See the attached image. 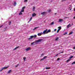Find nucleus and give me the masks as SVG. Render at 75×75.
I'll return each instance as SVG.
<instances>
[{
  "mask_svg": "<svg viewBox=\"0 0 75 75\" xmlns=\"http://www.w3.org/2000/svg\"><path fill=\"white\" fill-rule=\"evenodd\" d=\"M43 39H42L38 40H36L35 42H33L31 43V45H33L34 44H35V45H36L38 44L37 43H38V42H41V41H43Z\"/></svg>",
  "mask_w": 75,
  "mask_h": 75,
  "instance_id": "1",
  "label": "nucleus"
},
{
  "mask_svg": "<svg viewBox=\"0 0 75 75\" xmlns=\"http://www.w3.org/2000/svg\"><path fill=\"white\" fill-rule=\"evenodd\" d=\"M47 29H46L43 32V34H47V33H47Z\"/></svg>",
  "mask_w": 75,
  "mask_h": 75,
  "instance_id": "2",
  "label": "nucleus"
},
{
  "mask_svg": "<svg viewBox=\"0 0 75 75\" xmlns=\"http://www.w3.org/2000/svg\"><path fill=\"white\" fill-rule=\"evenodd\" d=\"M47 57V56H45L44 57H43V58L40 59V61H42V60H44V59H46Z\"/></svg>",
  "mask_w": 75,
  "mask_h": 75,
  "instance_id": "3",
  "label": "nucleus"
},
{
  "mask_svg": "<svg viewBox=\"0 0 75 75\" xmlns=\"http://www.w3.org/2000/svg\"><path fill=\"white\" fill-rule=\"evenodd\" d=\"M31 50V48H30V47H28L25 49V50L26 51H29V50Z\"/></svg>",
  "mask_w": 75,
  "mask_h": 75,
  "instance_id": "4",
  "label": "nucleus"
},
{
  "mask_svg": "<svg viewBox=\"0 0 75 75\" xmlns=\"http://www.w3.org/2000/svg\"><path fill=\"white\" fill-rule=\"evenodd\" d=\"M71 27V24H69L67 26V28H69V27Z\"/></svg>",
  "mask_w": 75,
  "mask_h": 75,
  "instance_id": "5",
  "label": "nucleus"
},
{
  "mask_svg": "<svg viewBox=\"0 0 75 75\" xmlns=\"http://www.w3.org/2000/svg\"><path fill=\"white\" fill-rule=\"evenodd\" d=\"M71 6H72L71 5H70L69 6V10H71V9L72 8L71 7Z\"/></svg>",
  "mask_w": 75,
  "mask_h": 75,
  "instance_id": "6",
  "label": "nucleus"
},
{
  "mask_svg": "<svg viewBox=\"0 0 75 75\" xmlns=\"http://www.w3.org/2000/svg\"><path fill=\"white\" fill-rule=\"evenodd\" d=\"M62 21H63V19H60L59 20V22L61 23V22H62Z\"/></svg>",
  "mask_w": 75,
  "mask_h": 75,
  "instance_id": "7",
  "label": "nucleus"
},
{
  "mask_svg": "<svg viewBox=\"0 0 75 75\" xmlns=\"http://www.w3.org/2000/svg\"><path fill=\"white\" fill-rule=\"evenodd\" d=\"M50 32H51V30H50V29H49L46 32V33L48 34V33H50Z\"/></svg>",
  "mask_w": 75,
  "mask_h": 75,
  "instance_id": "8",
  "label": "nucleus"
},
{
  "mask_svg": "<svg viewBox=\"0 0 75 75\" xmlns=\"http://www.w3.org/2000/svg\"><path fill=\"white\" fill-rule=\"evenodd\" d=\"M32 17H34V16H36V14L35 13H34L32 14Z\"/></svg>",
  "mask_w": 75,
  "mask_h": 75,
  "instance_id": "9",
  "label": "nucleus"
},
{
  "mask_svg": "<svg viewBox=\"0 0 75 75\" xmlns=\"http://www.w3.org/2000/svg\"><path fill=\"white\" fill-rule=\"evenodd\" d=\"M46 13L45 12H42L41 13V14L42 15H44Z\"/></svg>",
  "mask_w": 75,
  "mask_h": 75,
  "instance_id": "10",
  "label": "nucleus"
},
{
  "mask_svg": "<svg viewBox=\"0 0 75 75\" xmlns=\"http://www.w3.org/2000/svg\"><path fill=\"white\" fill-rule=\"evenodd\" d=\"M19 47H19V46L17 47L15 49H13V50H17V48H19Z\"/></svg>",
  "mask_w": 75,
  "mask_h": 75,
  "instance_id": "11",
  "label": "nucleus"
},
{
  "mask_svg": "<svg viewBox=\"0 0 75 75\" xmlns=\"http://www.w3.org/2000/svg\"><path fill=\"white\" fill-rule=\"evenodd\" d=\"M35 6H34L33 7V9H32L33 11H35Z\"/></svg>",
  "mask_w": 75,
  "mask_h": 75,
  "instance_id": "12",
  "label": "nucleus"
},
{
  "mask_svg": "<svg viewBox=\"0 0 75 75\" xmlns=\"http://www.w3.org/2000/svg\"><path fill=\"white\" fill-rule=\"evenodd\" d=\"M8 68V67H4L3 68H2L3 69H7Z\"/></svg>",
  "mask_w": 75,
  "mask_h": 75,
  "instance_id": "13",
  "label": "nucleus"
},
{
  "mask_svg": "<svg viewBox=\"0 0 75 75\" xmlns=\"http://www.w3.org/2000/svg\"><path fill=\"white\" fill-rule=\"evenodd\" d=\"M31 37H33H33L35 38L37 37V35H34L31 36Z\"/></svg>",
  "mask_w": 75,
  "mask_h": 75,
  "instance_id": "14",
  "label": "nucleus"
},
{
  "mask_svg": "<svg viewBox=\"0 0 75 75\" xmlns=\"http://www.w3.org/2000/svg\"><path fill=\"white\" fill-rule=\"evenodd\" d=\"M39 28V27H36L34 28V29H33V31L35 30H36V29H37V28Z\"/></svg>",
  "mask_w": 75,
  "mask_h": 75,
  "instance_id": "15",
  "label": "nucleus"
},
{
  "mask_svg": "<svg viewBox=\"0 0 75 75\" xmlns=\"http://www.w3.org/2000/svg\"><path fill=\"white\" fill-rule=\"evenodd\" d=\"M33 37H30L28 38V40H31V39H33Z\"/></svg>",
  "mask_w": 75,
  "mask_h": 75,
  "instance_id": "16",
  "label": "nucleus"
},
{
  "mask_svg": "<svg viewBox=\"0 0 75 75\" xmlns=\"http://www.w3.org/2000/svg\"><path fill=\"white\" fill-rule=\"evenodd\" d=\"M16 4H17V3H16V2H15L14 3L13 6H16Z\"/></svg>",
  "mask_w": 75,
  "mask_h": 75,
  "instance_id": "17",
  "label": "nucleus"
},
{
  "mask_svg": "<svg viewBox=\"0 0 75 75\" xmlns=\"http://www.w3.org/2000/svg\"><path fill=\"white\" fill-rule=\"evenodd\" d=\"M11 70H10L9 71H8V74H10V72H11Z\"/></svg>",
  "mask_w": 75,
  "mask_h": 75,
  "instance_id": "18",
  "label": "nucleus"
},
{
  "mask_svg": "<svg viewBox=\"0 0 75 75\" xmlns=\"http://www.w3.org/2000/svg\"><path fill=\"white\" fill-rule=\"evenodd\" d=\"M22 12L20 11V13H19V15H22V14H23V13H22Z\"/></svg>",
  "mask_w": 75,
  "mask_h": 75,
  "instance_id": "19",
  "label": "nucleus"
},
{
  "mask_svg": "<svg viewBox=\"0 0 75 75\" xmlns=\"http://www.w3.org/2000/svg\"><path fill=\"white\" fill-rule=\"evenodd\" d=\"M59 39V38L58 37H57L56 38L55 40L56 41H57L58 39Z\"/></svg>",
  "mask_w": 75,
  "mask_h": 75,
  "instance_id": "20",
  "label": "nucleus"
},
{
  "mask_svg": "<svg viewBox=\"0 0 75 75\" xmlns=\"http://www.w3.org/2000/svg\"><path fill=\"white\" fill-rule=\"evenodd\" d=\"M23 59H24V61H25V59H26V57H23Z\"/></svg>",
  "mask_w": 75,
  "mask_h": 75,
  "instance_id": "21",
  "label": "nucleus"
},
{
  "mask_svg": "<svg viewBox=\"0 0 75 75\" xmlns=\"http://www.w3.org/2000/svg\"><path fill=\"white\" fill-rule=\"evenodd\" d=\"M54 23V22H53L50 23V25H53Z\"/></svg>",
  "mask_w": 75,
  "mask_h": 75,
  "instance_id": "22",
  "label": "nucleus"
},
{
  "mask_svg": "<svg viewBox=\"0 0 75 75\" xmlns=\"http://www.w3.org/2000/svg\"><path fill=\"white\" fill-rule=\"evenodd\" d=\"M73 34V32H71L70 33H69V35H71V34Z\"/></svg>",
  "mask_w": 75,
  "mask_h": 75,
  "instance_id": "23",
  "label": "nucleus"
},
{
  "mask_svg": "<svg viewBox=\"0 0 75 75\" xmlns=\"http://www.w3.org/2000/svg\"><path fill=\"white\" fill-rule=\"evenodd\" d=\"M38 36H40V35H41V34H40V33H38Z\"/></svg>",
  "mask_w": 75,
  "mask_h": 75,
  "instance_id": "24",
  "label": "nucleus"
},
{
  "mask_svg": "<svg viewBox=\"0 0 75 75\" xmlns=\"http://www.w3.org/2000/svg\"><path fill=\"white\" fill-rule=\"evenodd\" d=\"M21 12H24V10L23 9H22V10L21 11Z\"/></svg>",
  "mask_w": 75,
  "mask_h": 75,
  "instance_id": "25",
  "label": "nucleus"
},
{
  "mask_svg": "<svg viewBox=\"0 0 75 75\" xmlns=\"http://www.w3.org/2000/svg\"><path fill=\"white\" fill-rule=\"evenodd\" d=\"M74 57V56H72L71 57H70V59H71V58H73V57Z\"/></svg>",
  "mask_w": 75,
  "mask_h": 75,
  "instance_id": "26",
  "label": "nucleus"
},
{
  "mask_svg": "<svg viewBox=\"0 0 75 75\" xmlns=\"http://www.w3.org/2000/svg\"><path fill=\"white\" fill-rule=\"evenodd\" d=\"M70 61V59H68L67 60V62H69Z\"/></svg>",
  "mask_w": 75,
  "mask_h": 75,
  "instance_id": "27",
  "label": "nucleus"
},
{
  "mask_svg": "<svg viewBox=\"0 0 75 75\" xmlns=\"http://www.w3.org/2000/svg\"><path fill=\"white\" fill-rule=\"evenodd\" d=\"M58 28H59V30H61V27L59 26L58 27Z\"/></svg>",
  "mask_w": 75,
  "mask_h": 75,
  "instance_id": "28",
  "label": "nucleus"
},
{
  "mask_svg": "<svg viewBox=\"0 0 75 75\" xmlns=\"http://www.w3.org/2000/svg\"><path fill=\"white\" fill-rule=\"evenodd\" d=\"M71 64H72V65H73L74 64H75V62H73V63H71Z\"/></svg>",
  "mask_w": 75,
  "mask_h": 75,
  "instance_id": "29",
  "label": "nucleus"
},
{
  "mask_svg": "<svg viewBox=\"0 0 75 75\" xmlns=\"http://www.w3.org/2000/svg\"><path fill=\"white\" fill-rule=\"evenodd\" d=\"M51 10H48V12H49V13H50V12H51Z\"/></svg>",
  "mask_w": 75,
  "mask_h": 75,
  "instance_id": "30",
  "label": "nucleus"
},
{
  "mask_svg": "<svg viewBox=\"0 0 75 75\" xmlns=\"http://www.w3.org/2000/svg\"><path fill=\"white\" fill-rule=\"evenodd\" d=\"M18 65H19V64H17V65H16L15 66L16 68H17V67H18Z\"/></svg>",
  "mask_w": 75,
  "mask_h": 75,
  "instance_id": "31",
  "label": "nucleus"
},
{
  "mask_svg": "<svg viewBox=\"0 0 75 75\" xmlns=\"http://www.w3.org/2000/svg\"><path fill=\"white\" fill-rule=\"evenodd\" d=\"M25 8V6H24L22 8V9H24Z\"/></svg>",
  "mask_w": 75,
  "mask_h": 75,
  "instance_id": "32",
  "label": "nucleus"
},
{
  "mask_svg": "<svg viewBox=\"0 0 75 75\" xmlns=\"http://www.w3.org/2000/svg\"><path fill=\"white\" fill-rule=\"evenodd\" d=\"M11 22L10 21L9 22V25H10L11 24Z\"/></svg>",
  "mask_w": 75,
  "mask_h": 75,
  "instance_id": "33",
  "label": "nucleus"
},
{
  "mask_svg": "<svg viewBox=\"0 0 75 75\" xmlns=\"http://www.w3.org/2000/svg\"><path fill=\"white\" fill-rule=\"evenodd\" d=\"M40 33L41 34V35H42V34H43V33L42 32H41Z\"/></svg>",
  "mask_w": 75,
  "mask_h": 75,
  "instance_id": "34",
  "label": "nucleus"
},
{
  "mask_svg": "<svg viewBox=\"0 0 75 75\" xmlns=\"http://www.w3.org/2000/svg\"><path fill=\"white\" fill-rule=\"evenodd\" d=\"M59 31V29H58L57 30V33H58V31Z\"/></svg>",
  "mask_w": 75,
  "mask_h": 75,
  "instance_id": "35",
  "label": "nucleus"
},
{
  "mask_svg": "<svg viewBox=\"0 0 75 75\" xmlns=\"http://www.w3.org/2000/svg\"><path fill=\"white\" fill-rule=\"evenodd\" d=\"M2 70H3V68H2L0 70V71L1 72V71H2Z\"/></svg>",
  "mask_w": 75,
  "mask_h": 75,
  "instance_id": "36",
  "label": "nucleus"
},
{
  "mask_svg": "<svg viewBox=\"0 0 75 75\" xmlns=\"http://www.w3.org/2000/svg\"><path fill=\"white\" fill-rule=\"evenodd\" d=\"M3 26V25H1V26H0V28H1V27H2Z\"/></svg>",
  "mask_w": 75,
  "mask_h": 75,
  "instance_id": "37",
  "label": "nucleus"
},
{
  "mask_svg": "<svg viewBox=\"0 0 75 75\" xmlns=\"http://www.w3.org/2000/svg\"><path fill=\"white\" fill-rule=\"evenodd\" d=\"M27 0H24L25 2H27Z\"/></svg>",
  "mask_w": 75,
  "mask_h": 75,
  "instance_id": "38",
  "label": "nucleus"
},
{
  "mask_svg": "<svg viewBox=\"0 0 75 75\" xmlns=\"http://www.w3.org/2000/svg\"><path fill=\"white\" fill-rule=\"evenodd\" d=\"M59 58H57V61H59Z\"/></svg>",
  "mask_w": 75,
  "mask_h": 75,
  "instance_id": "39",
  "label": "nucleus"
},
{
  "mask_svg": "<svg viewBox=\"0 0 75 75\" xmlns=\"http://www.w3.org/2000/svg\"><path fill=\"white\" fill-rule=\"evenodd\" d=\"M46 69H49V68L48 67H46Z\"/></svg>",
  "mask_w": 75,
  "mask_h": 75,
  "instance_id": "40",
  "label": "nucleus"
},
{
  "mask_svg": "<svg viewBox=\"0 0 75 75\" xmlns=\"http://www.w3.org/2000/svg\"><path fill=\"white\" fill-rule=\"evenodd\" d=\"M65 1V0H62V2L63 1Z\"/></svg>",
  "mask_w": 75,
  "mask_h": 75,
  "instance_id": "41",
  "label": "nucleus"
},
{
  "mask_svg": "<svg viewBox=\"0 0 75 75\" xmlns=\"http://www.w3.org/2000/svg\"><path fill=\"white\" fill-rule=\"evenodd\" d=\"M32 19V18H30V19L29 21H30V20H31V19Z\"/></svg>",
  "mask_w": 75,
  "mask_h": 75,
  "instance_id": "42",
  "label": "nucleus"
},
{
  "mask_svg": "<svg viewBox=\"0 0 75 75\" xmlns=\"http://www.w3.org/2000/svg\"><path fill=\"white\" fill-rule=\"evenodd\" d=\"M61 53H63V52H60L59 53V54H61Z\"/></svg>",
  "mask_w": 75,
  "mask_h": 75,
  "instance_id": "43",
  "label": "nucleus"
},
{
  "mask_svg": "<svg viewBox=\"0 0 75 75\" xmlns=\"http://www.w3.org/2000/svg\"><path fill=\"white\" fill-rule=\"evenodd\" d=\"M73 49L74 50H75V46L73 47Z\"/></svg>",
  "mask_w": 75,
  "mask_h": 75,
  "instance_id": "44",
  "label": "nucleus"
},
{
  "mask_svg": "<svg viewBox=\"0 0 75 75\" xmlns=\"http://www.w3.org/2000/svg\"><path fill=\"white\" fill-rule=\"evenodd\" d=\"M58 54H56V56H55V57H57V56H58Z\"/></svg>",
  "mask_w": 75,
  "mask_h": 75,
  "instance_id": "45",
  "label": "nucleus"
},
{
  "mask_svg": "<svg viewBox=\"0 0 75 75\" xmlns=\"http://www.w3.org/2000/svg\"><path fill=\"white\" fill-rule=\"evenodd\" d=\"M65 34H66V32H65V33H64V34H63V35H65Z\"/></svg>",
  "mask_w": 75,
  "mask_h": 75,
  "instance_id": "46",
  "label": "nucleus"
},
{
  "mask_svg": "<svg viewBox=\"0 0 75 75\" xmlns=\"http://www.w3.org/2000/svg\"><path fill=\"white\" fill-rule=\"evenodd\" d=\"M42 55H44V54H42L41 55V56H42Z\"/></svg>",
  "mask_w": 75,
  "mask_h": 75,
  "instance_id": "47",
  "label": "nucleus"
},
{
  "mask_svg": "<svg viewBox=\"0 0 75 75\" xmlns=\"http://www.w3.org/2000/svg\"><path fill=\"white\" fill-rule=\"evenodd\" d=\"M56 29H54V31H56Z\"/></svg>",
  "mask_w": 75,
  "mask_h": 75,
  "instance_id": "48",
  "label": "nucleus"
},
{
  "mask_svg": "<svg viewBox=\"0 0 75 75\" xmlns=\"http://www.w3.org/2000/svg\"><path fill=\"white\" fill-rule=\"evenodd\" d=\"M71 25H73V23H71Z\"/></svg>",
  "mask_w": 75,
  "mask_h": 75,
  "instance_id": "49",
  "label": "nucleus"
},
{
  "mask_svg": "<svg viewBox=\"0 0 75 75\" xmlns=\"http://www.w3.org/2000/svg\"><path fill=\"white\" fill-rule=\"evenodd\" d=\"M74 11H75V8H74Z\"/></svg>",
  "mask_w": 75,
  "mask_h": 75,
  "instance_id": "50",
  "label": "nucleus"
},
{
  "mask_svg": "<svg viewBox=\"0 0 75 75\" xmlns=\"http://www.w3.org/2000/svg\"><path fill=\"white\" fill-rule=\"evenodd\" d=\"M55 14H57V13H55Z\"/></svg>",
  "mask_w": 75,
  "mask_h": 75,
  "instance_id": "51",
  "label": "nucleus"
},
{
  "mask_svg": "<svg viewBox=\"0 0 75 75\" xmlns=\"http://www.w3.org/2000/svg\"><path fill=\"white\" fill-rule=\"evenodd\" d=\"M66 34H67V32H66Z\"/></svg>",
  "mask_w": 75,
  "mask_h": 75,
  "instance_id": "52",
  "label": "nucleus"
},
{
  "mask_svg": "<svg viewBox=\"0 0 75 75\" xmlns=\"http://www.w3.org/2000/svg\"><path fill=\"white\" fill-rule=\"evenodd\" d=\"M4 29H5V30H6V28H4Z\"/></svg>",
  "mask_w": 75,
  "mask_h": 75,
  "instance_id": "53",
  "label": "nucleus"
},
{
  "mask_svg": "<svg viewBox=\"0 0 75 75\" xmlns=\"http://www.w3.org/2000/svg\"><path fill=\"white\" fill-rule=\"evenodd\" d=\"M29 22H30V21L28 22V23H29Z\"/></svg>",
  "mask_w": 75,
  "mask_h": 75,
  "instance_id": "54",
  "label": "nucleus"
},
{
  "mask_svg": "<svg viewBox=\"0 0 75 75\" xmlns=\"http://www.w3.org/2000/svg\"><path fill=\"white\" fill-rule=\"evenodd\" d=\"M66 18V17L64 18Z\"/></svg>",
  "mask_w": 75,
  "mask_h": 75,
  "instance_id": "55",
  "label": "nucleus"
}]
</instances>
